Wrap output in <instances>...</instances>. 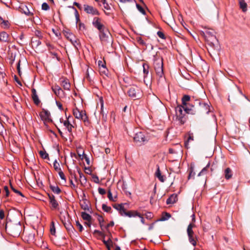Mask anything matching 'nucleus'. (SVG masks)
I'll return each instance as SVG.
<instances>
[{"instance_id": "nucleus-6", "label": "nucleus", "mask_w": 250, "mask_h": 250, "mask_svg": "<svg viewBox=\"0 0 250 250\" xmlns=\"http://www.w3.org/2000/svg\"><path fill=\"white\" fill-rule=\"evenodd\" d=\"M5 230L7 234L13 237L19 236L20 234V226L17 225L8 226L6 223L5 226Z\"/></svg>"}, {"instance_id": "nucleus-59", "label": "nucleus", "mask_w": 250, "mask_h": 250, "mask_svg": "<svg viewBox=\"0 0 250 250\" xmlns=\"http://www.w3.org/2000/svg\"><path fill=\"white\" fill-rule=\"evenodd\" d=\"M145 216L147 219H150L152 218L153 214L151 212H148L146 213Z\"/></svg>"}, {"instance_id": "nucleus-46", "label": "nucleus", "mask_w": 250, "mask_h": 250, "mask_svg": "<svg viewBox=\"0 0 250 250\" xmlns=\"http://www.w3.org/2000/svg\"><path fill=\"white\" fill-rule=\"evenodd\" d=\"M102 2L104 4V8L107 10H109L110 9V7L107 2V1L106 0H103Z\"/></svg>"}, {"instance_id": "nucleus-28", "label": "nucleus", "mask_w": 250, "mask_h": 250, "mask_svg": "<svg viewBox=\"0 0 250 250\" xmlns=\"http://www.w3.org/2000/svg\"><path fill=\"white\" fill-rule=\"evenodd\" d=\"M155 175L161 182H164L165 181L164 176L161 174L159 167L155 172Z\"/></svg>"}, {"instance_id": "nucleus-11", "label": "nucleus", "mask_w": 250, "mask_h": 250, "mask_svg": "<svg viewBox=\"0 0 250 250\" xmlns=\"http://www.w3.org/2000/svg\"><path fill=\"white\" fill-rule=\"evenodd\" d=\"M101 19L98 17H95L92 21V24L94 27L97 28L99 32L106 29L104 25L101 22Z\"/></svg>"}, {"instance_id": "nucleus-5", "label": "nucleus", "mask_w": 250, "mask_h": 250, "mask_svg": "<svg viewBox=\"0 0 250 250\" xmlns=\"http://www.w3.org/2000/svg\"><path fill=\"white\" fill-rule=\"evenodd\" d=\"M127 93L128 96L134 100L140 99L142 96L141 88L136 85L131 86Z\"/></svg>"}, {"instance_id": "nucleus-27", "label": "nucleus", "mask_w": 250, "mask_h": 250, "mask_svg": "<svg viewBox=\"0 0 250 250\" xmlns=\"http://www.w3.org/2000/svg\"><path fill=\"white\" fill-rule=\"evenodd\" d=\"M49 187L54 193L59 194L61 192V190L58 186L50 185Z\"/></svg>"}, {"instance_id": "nucleus-43", "label": "nucleus", "mask_w": 250, "mask_h": 250, "mask_svg": "<svg viewBox=\"0 0 250 250\" xmlns=\"http://www.w3.org/2000/svg\"><path fill=\"white\" fill-rule=\"evenodd\" d=\"M10 187L12 189V190L16 193L18 194V195L21 196V197H24L23 194L19 190L16 189L12 185V184L10 183Z\"/></svg>"}, {"instance_id": "nucleus-29", "label": "nucleus", "mask_w": 250, "mask_h": 250, "mask_svg": "<svg viewBox=\"0 0 250 250\" xmlns=\"http://www.w3.org/2000/svg\"><path fill=\"white\" fill-rule=\"evenodd\" d=\"M73 114L74 117L78 119H80V118H82L81 116V111H80L77 107L73 109Z\"/></svg>"}, {"instance_id": "nucleus-36", "label": "nucleus", "mask_w": 250, "mask_h": 250, "mask_svg": "<svg viewBox=\"0 0 250 250\" xmlns=\"http://www.w3.org/2000/svg\"><path fill=\"white\" fill-rule=\"evenodd\" d=\"M209 166H210V163H208V165L205 167H204L202 169V170L199 173V174H198V176H200L201 175H204V174H206L208 170V169L209 168Z\"/></svg>"}, {"instance_id": "nucleus-25", "label": "nucleus", "mask_w": 250, "mask_h": 250, "mask_svg": "<svg viewBox=\"0 0 250 250\" xmlns=\"http://www.w3.org/2000/svg\"><path fill=\"white\" fill-rule=\"evenodd\" d=\"M240 8L243 12H246L247 10V4L244 0H238Z\"/></svg>"}, {"instance_id": "nucleus-48", "label": "nucleus", "mask_w": 250, "mask_h": 250, "mask_svg": "<svg viewBox=\"0 0 250 250\" xmlns=\"http://www.w3.org/2000/svg\"><path fill=\"white\" fill-rule=\"evenodd\" d=\"M170 217H171L170 214L169 213H168L166 212V213H165V215L162 216V218L160 220H161V221H165V220H167Z\"/></svg>"}, {"instance_id": "nucleus-58", "label": "nucleus", "mask_w": 250, "mask_h": 250, "mask_svg": "<svg viewBox=\"0 0 250 250\" xmlns=\"http://www.w3.org/2000/svg\"><path fill=\"white\" fill-rule=\"evenodd\" d=\"M4 190L5 191V197H7L9 196V191L7 186H4Z\"/></svg>"}, {"instance_id": "nucleus-50", "label": "nucleus", "mask_w": 250, "mask_h": 250, "mask_svg": "<svg viewBox=\"0 0 250 250\" xmlns=\"http://www.w3.org/2000/svg\"><path fill=\"white\" fill-rule=\"evenodd\" d=\"M76 225L78 228L79 231L82 232L83 230V227L79 221L76 222Z\"/></svg>"}, {"instance_id": "nucleus-8", "label": "nucleus", "mask_w": 250, "mask_h": 250, "mask_svg": "<svg viewBox=\"0 0 250 250\" xmlns=\"http://www.w3.org/2000/svg\"><path fill=\"white\" fill-rule=\"evenodd\" d=\"M133 139L134 141L139 145L147 142L148 140L146 136L145 132L142 131L136 133Z\"/></svg>"}, {"instance_id": "nucleus-51", "label": "nucleus", "mask_w": 250, "mask_h": 250, "mask_svg": "<svg viewBox=\"0 0 250 250\" xmlns=\"http://www.w3.org/2000/svg\"><path fill=\"white\" fill-rule=\"evenodd\" d=\"M42 10L46 11L49 9V6L47 3L44 2L42 4Z\"/></svg>"}, {"instance_id": "nucleus-47", "label": "nucleus", "mask_w": 250, "mask_h": 250, "mask_svg": "<svg viewBox=\"0 0 250 250\" xmlns=\"http://www.w3.org/2000/svg\"><path fill=\"white\" fill-rule=\"evenodd\" d=\"M107 197L109 199V200L111 201H115L116 200H115L113 197L112 194L111 193V191L110 190H108L107 192Z\"/></svg>"}, {"instance_id": "nucleus-4", "label": "nucleus", "mask_w": 250, "mask_h": 250, "mask_svg": "<svg viewBox=\"0 0 250 250\" xmlns=\"http://www.w3.org/2000/svg\"><path fill=\"white\" fill-rule=\"evenodd\" d=\"M185 106L182 105H178L175 107L176 119L181 125L184 124L186 121V118L185 117L186 112L185 111Z\"/></svg>"}, {"instance_id": "nucleus-35", "label": "nucleus", "mask_w": 250, "mask_h": 250, "mask_svg": "<svg viewBox=\"0 0 250 250\" xmlns=\"http://www.w3.org/2000/svg\"><path fill=\"white\" fill-rule=\"evenodd\" d=\"M81 116L82 117V118H80V120H83L84 122H86L88 121V117L86 115L85 111L81 110Z\"/></svg>"}, {"instance_id": "nucleus-17", "label": "nucleus", "mask_w": 250, "mask_h": 250, "mask_svg": "<svg viewBox=\"0 0 250 250\" xmlns=\"http://www.w3.org/2000/svg\"><path fill=\"white\" fill-rule=\"evenodd\" d=\"M61 85L65 90H70L71 84L69 80L67 79H63L61 81Z\"/></svg>"}, {"instance_id": "nucleus-54", "label": "nucleus", "mask_w": 250, "mask_h": 250, "mask_svg": "<svg viewBox=\"0 0 250 250\" xmlns=\"http://www.w3.org/2000/svg\"><path fill=\"white\" fill-rule=\"evenodd\" d=\"M98 65H99L100 68L106 67L105 62H102V61H98Z\"/></svg>"}, {"instance_id": "nucleus-24", "label": "nucleus", "mask_w": 250, "mask_h": 250, "mask_svg": "<svg viewBox=\"0 0 250 250\" xmlns=\"http://www.w3.org/2000/svg\"><path fill=\"white\" fill-rule=\"evenodd\" d=\"M63 225L68 232H73L74 230V228L73 226L71 225L69 221L65 222L63 223Z\"/></svg>"}, {"instance_id": "nucleus-61", "label": "nucleus", "mask_w": 250, "mask_h": 250, "mask_svg": "<svg viewBox=\"0 0 250 250\" xmlns=\"http://www.w3.org/2000/svg\"><path fill=\"white\" fill-rule=\"evenodd\" d=\"M79 27L80 30L85 29V26L84 24H83V23L80 22L79 23Z\"/></svg>"}, {"instance_id": "nucleus-10", "label": "nucleus", "mask_w": 250, "mask_h": 250, "mask_svg": "<svg viewBox=\"0 0 250 250\" xmlns=\"http://www.w3.org/2000/svg\"><path fill=\"white\" fill-rule=\"evenodd\" d=\"M210 112L209 105L205 103H202L200 101V105L197 109V113H206L208 114Z\"/></svg>"}, {"instance_id": "nucleus-37", "label": "nucleus", "mask_w": 250, "mask_h": 250, "mask_svg": "<svg viewBox=\"0 0 250 250\" xmlns=\"http://www.w3.org/2000/svg\"><path fill=\"white\" fill-rule=\"evenodd\" d=\"M53 167L55 170L57 172H59L62 170L60 167V164L57 162L56 160L54 162Z\"/></svg>"}, {"instance_id": "nucleus-57", "label": "nucleus", "mask_w": 250, "mask_h": 250, "mask_svg": "<svg viewBox=\"0 0 250 250\" xmlns=\"http://www.w3.org/2000/svg\"><path fill=\"white\" fill-rule=\"evenodd\" d=\"M98 192H99V194H100L101 195H102L105 194L106 193L105 190L104 188H98Z\"/></svg>"}, {"instance_id": "nucleus-39", "label": "nucleus", "mask_w": 250, "mask_h": 250, "mask_svg": "<svg viewBox=\"0 0 250 250\" xmlns=\"http://www.w3.org/2000/svg\"><path fill=\"white\" fill-rule=\"evenodd\" d=\"M102 209L106 212H111V208L104 204L102 205Z\"/></svg>"}, {"instance_id": "nucleus-64", "label": "nucleus", "mask_w": 250, "mask_h": 250, "mask_svg": "<svg viewBox=\"0 0 250 250\" xmlns=\"http://www.w3.org/2000/svg\"><path fill=\"white\" fill-rule=\"evenodd\" d=\"M69 182H70V185H71V187L72 188L75 189L76 188V186L73 183L72 179L70 178L69 179Z\"/></svg>"}, {"instance_id": "nucleus-62", "label": "nucleus", "mask_w": 250, "mask_h": 250, "mask_svg": "<svg viewBox=\"0 0 250 250\" xmlns=\"http://www.w3.org/2000/svg\"><path fill=\"white\" fill-rule=\"evenodd\" d=\"M56 104L57 105V106L58 107V108L61 110H63V107H62V104L58 102V101H56Z\"/></svg>"}, {"instance_id": "nucleus-19", "label": "nucleus", "mask_w": 250, "mask_h": 250, "mask_svg": "<svg viewBox=\"0 0 250 250\" xmlns=\"http://www.w3.org/2000/svg\"><path fill=\"white\" fill-rule=\"evenodd\" d=\"M80 206L84 210H89V203L86 199H83L80 201Z\"/></svg>"}, {"instance_id": "nucleus-22", "label": "nucleus", "mask_w": 250, "mask_h": 250, "mask_svg": "<svg viewBox=\"0 0 250 250\" xmlns=\"http://www.w3.org/2000/svg\"><path fill=\"white\" fill-rule=\"evenodd\" d=\"M113 207L119 211L120 214L123 216V211H124L125 208L123 204H114L113 205Z\"/></svg>"}, {"instance_id": "nucleus-1", "label": "nucleus", "mask_w": 250, "mask_h": 250, "mask_svg": "<svg viewBox=\"0 0 250 250\" xmlns=\"http://www.w3.org/2000/svg\"><path fill=\"white\" fill-rule=\"evenodd\" d=\"M200 99H196L194 97L184 95L182 99V103L185 106V111L186 113L192 115L196 114L198 106L200 105Z\"/></svg>"}, {"instance_id": "nucleus-38", "label": "nucleus", "mask_w": 250, "mask_h": 250, "mask_svg": "<svg viewBox=\"0 0 250 250\" xmlns=\"http://www.w3.org/2000/svg\"><path fill=\"white\" fill-rule=\"evenodd\" d=\"M50 231V233L52 235H54L55 234L56 230H55V224L53 221H52L51 223Z\"/></svg>"}, {"instance_id": "nucleus-42", "label": "nucleus", "mask_w": 250, "mask_h": 250, "mask_svg": "<svg viewBox=\"0 0 250 250\" xmlns=\"http://www.w3.org/2000/svg\"><path fill=\"white\" fill-rule=\"evenodd\" d=\"M103 243L104 244V245L106 246L107 248L108 249V250H110V245L112 243V241L110 239H109L107 241H105V240H104Z\"/></svg>"}, {"instance_id": "nucleus-33", "label": "nucleus", "mask_w": 250, "mask_h": 250, "mask_svg": "<svg viewBox=\"0 0 250 250\" xmlns=\"http://www.w3.org/2000/svg\"><path fill=\"white\" fill-rule=\"evenodd\" d=\"M40 156L44 159H49V155L44 150H40L39 151Z\"/></svg>"}, {"instance_id": "nucleus-16", "label": "nucleus", "mask_w": 250, "mask_h": 250, "mask_svg": "<svg viewBox=\"0 0 250 250\" xmlns=\"http://www.w3.org/2000/svg\"><path fill=\"white\" fill-rule=\"evenodd\" d=\"M123 215L127 216L129 217L140 216V213H138L137 211L135 210H130L126 211L125 209V208L124 211H123Z\"/></svg>"}, {"instance_id": "nucleus-49", "label": "nucleus", "mask_w": 250, "mask_h": 250, "mask_svg": "<svg viewBox=\"0 0 250 250\" xmlns=\"http://www.w3.org/2000/svg\"><path fill=\"white\" fill-rule=\"evenodd\" d=\"M58 172V174L60 177V178L64 180L65 182H66V178H65V176L64 175V174L63 173V172H62V171L61 170H60V171Z\"/></svg>"}, {"instance_id": "nucleus-14", "label": "nucleus", "mask_w": 250, "mask_h": 250, "mask_svg": "<svg viewBox=\"0 0 250 250\" xmlns=\"http://www.w3.org/2000/svg\"><path fill=\"white\" fill-rule=\"evenodd\" d=\"M52 90L54 94L60 98H62L64 96V92L60 86L58 85H55L52 86Z\"/></svg>"}, {"instance_id": "nucleus-45", "label": "nucleus", "mask_w": 250, "mask_h": 250, "mask_svg": "<svg viewBox=\"0 0 250 250\" xmlns=\"http://www.w3.org/2000/svg\"><path fill=\"white\" fill-rule=\"evenodd\" d=\"M136 7L138 9V10L143 15H146V12L145 10L144 9V8L139 4L136 3Z\"/></svg>"}, {"instance_id": "nucleus-63", "label": "nucleus", "mask_w": 250, "mask_h": 250, "mask_svg": "<svg viewBox=\"0 0 250 250\" xmlns=\"http://www.w3.org/2000/svg\"><path fill=\"white\" fill-rule=\"evenodd\" d=\"M20 62H21V61H19L17 64V67L18 74L20 76L21 75V69H20Z\"/></svg>"}, {"instance_id": "nucleus-2", "label": "nucleus", "mask_w": 250, "mask_h": 250, "mask_svg": "<svg viewBox=\"0 0 250 250\" xmlns=\"http://www.w3.org/2000/svg\"><path fill=\"white\" fill-rule=\"evenodd\" d=\"M100 40L103 44L104 45H112L113 41L111 35L109 31L106 29L99 33Z\"/></svg>"}, {"instance_id": "nucleus-21", "label": "nucleus", "mask_w": 250, "mask_h": 250, "mask_svg": "<svg viewBox=\"0 0 250 250\" xmlns=\"http://www.w3.org/2000/svg\"><path fill=\"white\" fill-rule=\"evenodd\" d=\"M0 41L5 42H9V35L6 32L2 31L0 33Z\"/></svg>"}, {"instance_id": "nucleus-20", "label": "nucleus", "mask_w": 250, "mask_h": 250, "mask_svg": "<svg viewBox=\"0 0 250 250\" xmlns=\"http://www.w3.org/2000/svg\"><path fill=\"white\" fill-rule=\"evenodd\" d=\"M178 200L177 195L176 194H171L168 199H167V204H172L175 203Z\"/></svg>"}, {"instance_id": "nucleus-34", "label": "nucleus", "mask_w": 250, "mask_h": 250, "mask_svg": "<svg viewBox=\"0 0 250 250\" xmlns=\"http://www.w3.org/2000/svg\"><path fill=\"white\" fill-rule=\"evenodd\" d=\"M20 8L26 15L30 16L32 15V13L29 11L26 6L24 5L22 8L20 7Z\"/></svg>"}, {"instance_id": "nucleus-12", "label": "nucleus", "mask_w": 250, "mask_h": 250, "mask_svg": "<svg viewBox=\"0 0 250 250\" xmlns=\"http://www.w3.org/2000/svg\"><path fill=\"white\" fill-rule=\"evenodd\" d=\"M41 118L44 122H50L52 121L50 112L44 109H42V111L40 113Z\"/></svg>"}, {"instance_id": "nucleus-60", "label": "nucleus", "mask_w": 250, "mask_h": 250, "mask_svg": "<svg viewBox=\"0 0 250 250\" xmlns=\"http://www.w3.org/2000/svg\"><path fill=\"white\" fill-rule=\"evenodd\" d=\"M73 127V126L70 123L68 125H67V126L66 127L67 130L70 133H71L72 132V129Z\"/></svg>"}, {"instance_id": "nucleus-56", "label": "nucleus", "mask_w": 250, "mask_h": 250, "mask_svg": "<svg viewBox=\"0 0 250 250\" xmlns=\"http://www.w3.org/2000/svg\"><path fill=\"white\" fill-rule=\"evenodd\" d=\"M195 172L193 171V169L192 168H191L190 170V172H189V175H188V179H189L190 178H191L192 177H194V175H195Z\"/></svg>"}, {"instance_id": "nucleus-41", "label": "nucleus", "mask_w": 250, "mask_h": 250, "mask_svg": "<svg viewBox=\"0 0 250 250\" xmlns=\"http://www.w3.org/2000/svg\"><path fill=\"white\" fill-rule=\"evenodd\" d=\"M1 23L3 25V28L4 29H7L9 27L10 23L8 21L3 20L0 21Z\"/></svg>"}, {"instance_id": "nucleus-18", "label": "nucleus", "mask_w": 250, "mask_h": 250, "mask_svg": "<svg viewBox=\"0 0 250 250\" xmlns=\"http://www.w3.org/2000/svg\"><path fill=\"white\" fill-rule=\"evenodd\" d=\"M32 91V98L34 101V103L36 105H39L40 103V101L38 98L37 95L36 90L35 88H32L31 90Z\"/></svg>"}, {"instance_id": "nucleus-13", "label": "nucleus", "mask_w": 250, "mask_h": 250, "mask_svg": "<svg viewBox=\"0 0 250 250\" xmlns=\"http://www.w3.org/2000/svg\"><path fill=\"white\" fill-rule=\"evenodd\" d=\"M84 10L87 13L93 15H99L100 13L98 10L93 7V6H89L88 5L84 4Z\"/></svg>"}, {"instance_id": "nucleus-52", "label": "nucleus", "mask_w": 250, "mask_h": 250, "mask_svg": "<svg viewBox=\"0 0 250 250\" xmlns=\"http://www.w3.org/2000/svg\"><path fill=\"white\" fill-rule=\"evenodd\" d=\"M100 73L105 74V75H107V72H108V70H107V68H106V67H103V68H100Z\"/></svg>"}, {"instance_id": "nucleus-32", "label": "nucleus", "mask_w": 250, "mask_h": 250, "mask_svg": "<svg viewBox=\"0 0 250 250\" xmlns=\"http://www.w3.org/2000/svg\"><path fill=\"white\" fill-rule=\"evenodd\" d=\"M71 43L76 47L77 48V46L79 45L80 42L79 40H78L75 36H74V38L71 39V40L69 41Z\"/></svg>"}, {"instance_id": "nucleus-7", "label": "nucleus", "mask_w": 250, "mask_h": 250, "mask_svg": "<svg viewBox=\"0 0 250 250\" xmlns=\"http://www.w3.org/2000/svg\"><path fill=\"white\" fill-rule=\"evenodd\" d=\"M195 226L193 223H190L188 225L187 228V233L188 237L189 242L193 246H195L196 245V241L197 240V236L193 231V228Z\"/></svg>"}, {"instance_id": "nucleus-23", "label": "nucleus", "mask_w": 250, "mask_h": 250, "mask_svg": "<svg viewBox=\"0 0 250 250\" xmlns=\"http://www.w3.org/2000/svg\"><path fill=\"white\" fill-rule=\"evenodd\" d=\"M193 138L194 137H193V133H189L188 134V137L187 139L186 140H185V146L187 148H188L189 147L188 145H189V142L192 141L194 140Z\"/></svg>"}, {"instance_id": "nucleus-55", "label": "nucleus", "mask_w": 250, "mask_h": 250, "mask_svg": "<svg viewBox=\"0 0 250 250\" xmlns=\"http://www.w3.org/2000/svg\"><path fill=\"white\" fill-rule=\"evenodd\" d=\"M50 54L52 56L53 58H56L57 60H59V58L58 57V54L56 52L54 51H50Z\"/></svg>"}, {"instance_id": "nucleus-53", "label": "nucleus", "mask_w": 250, "mask_h": 250, "mask_svg": "<svg viewBox=\"0 0 250 250\" xmlns=\"http://www.w3.org/2000/svg\"><path fill=\"white\" fill-rule=\"evenodd\" d=\"M157 35L158 37L162 39H165L166 38L163 32L162 31H159L157 33Z\"/></svg>"}, {"instance_id": "nucleus-30", "label": "nucleus", "mask_w": 250, "mask_h": 250, "mask_svg": "<svg viewBox=\"0 0 250 250\" xmlns=\"http://www.w3.org/2000/svg\"><path fill=\"white\" fill-rule=\"evenodd\" d=\"M81 216L83 220L89 222H90L92 219L91 216L85 212H82L81 213Z\"/></svg>"}, {"instance_id": "nucleus-26", "label": "nucleus", "mask_w": 250, "mask_h": 250, "mask_svg": "<svg viewBox=\"0 0 250 250\" xmlns=\"http://www.w3.org/2000/svg\"><path fill=\"white\" fill-rule=\"evenodd\" d=\"M225 177L227 180H229L232 177V174L231 169L229 167L227 168L225 170Z\"/></svg>"}, {"instance_id": "nucleus-44", "label": "nucleus", "mask_w": 250, "mask_h": 250, "mask_svg": "<svg viewBox=\"0 0 250 250\" xmlns=\"http://www.w3.org/2000/svg\"><path fill=\"white\" fill-rule=\"evenodd\" d=\"M143 71L145 74L147 75L149 72V66L147 64H143Z\"/></svg>"}, {"instance_id": "nucleus-15", "label": "nucleus", "mask_w": 250, "mask_h": 250, "mask_svg": "<svg viewBox=\"0 0 250 250\" xmlns=\"http://www.w3.org/2000/svg\"><path fill=\"white\" fill-rule=\"evenodd\" d=\"M50 204L51 206V208L53 209H58L59 208V204L57 200L55 198V196L51 194H48Z\"/></svg>"}, {"instance_id": "nucleus-9", "label": "nucleus", "mask_w": 250, "mask_h": 250, "mask_svg": "<svg viewBox=\"0 0 250 250\" xmlns=\"http://www.w3.org/2000/svg\"><path fill=\"white\" fill-rule=\"evenodd\" d=\"M203 34L206 40L209 43H213V42L216 40L214 32L213 30L208 29L205 32H203Z\"/></svg>"}, {"instance_id": "nucleus-40", "label": "nucleus", "mask_w": 250, "mask_h": 250, "mask_svg": "<svg viewBox=\"0 0 250 250\" xmlns=\"http://www.w3.org/2000/svg\"><path fill=\"white\" fill-rule=\"evenodd\" d=\"M64 34L65 36V37L69 40L70 41L71 40V39L72 38H74V35L72 33H70V32H66L65 31L64 33Z\"/></svg>"}, {"instance_id": "nucleus-31", "label": "nucleus", "mask_w": 250, "mask_h": 250, "mask_svg": "<svg viewBox=\"0 0 250 250\" xmlns=\"http://www.w3.org/2000/svg\"><path fill=\"white\" fill-rule=\"evenodd\" d=\"M31 43L33 45L38 47L41 44V42L39 38L36 37L32 38L31 40Z\"/></svg>"}, {"instance_id": "nucleus-3", "label": "nucleus", "mask_w": 250, "mask_h": 250, "mask_svg": "<svg viewBox=\"0 0 250 250\" xmlns=\"http://www.w3.org/2000/svg\"><path fill=\"white\" fill-rule=\"evenodd\" d=\"M154 67L159 79L164 77L163 62L162 58H155L154 61Z\"/></svg>"}]
</instances>
